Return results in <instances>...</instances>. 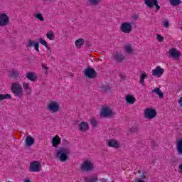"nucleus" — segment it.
Masks as SVG:
<instances>
[{"mask_svg":"<svg viewBox=\"0 0 182 182\" xmlns=\"http://www.w3.org/2000/svg\"><path fill=\"white\" fill-rule=\"evenodd\" d=\"M80 170L82 173H89L95 170V164L91 160H86L80 165Z\"/></svg>","mask_w":182,"mask_h":182,"instance_id":"f257e3e1","label":"nucleus"},{"mask_svg":"<svg viewBox=\"0 0 182 182\" xmlns=\"http://www.w3.org/2000/svg\"><path fill=\"white\" fill-rule=\"evenodd\" d=\"M11 93L16 97H21L23 95L22 85L19 82H14L11 85Z\"/></svg>","mask_w":182,"mask_h":182,"instance_id":"f03ea898","label":"nucleus"},{"mask_svg":"<svg viewBox=\"0 0 182 182\" xmlns=\"http://www.w3.org/2000/svg\"><path fill=\"white\" fill-rule=\"evenodd\" d=\"M47 109L50 113H58L60 109V105L58 101H50L47 105Z\"/></svg>","mask_w":182,"mask_h":182,"instance_id":"7ed1b4c3","label":"nucleus"},{"mask_svg":"<svg viewBox=\"0 0 182 182\" xmlns=\"http://www.w3.org/2000/svg\"><path fill=\"white\" fill-rule=\"evenodd\" d=\"M56 158L59 159L62 162L66 161L68 160V149L65 148H60L59 150L56 151Z\"/></svg>","mask_w":182,"mask_h":182,"instance_id":"20e7f679","label":"nucleus"},{"mask_svg":"<svg viewBox=\"0 0 182 182\" xmlns=\"http://www.w3.org/2000/svg\"><path fill=\"white\" fill-rule=\"evenodd\" d=\"M144 116L145 119L151 120V119H154L157 116V112L154 108H147L144 110Z\"/></svg>","mask_w":182,"mask_h":182,"instance_id":"39448f33","label":"nucleus"},{"mask_svg":"<svg viewBox=\"0 0 182 182\" xmlns=\"http://www.w3.org/2000/svg\"><path fill=\"white\" fill-rule=\"evenodd\" d=\"M42 167V164L41 162L38 161H34L30 164L29 171L33 173H38V171H41V168Z\"/></svg>","mask_w":182,"mask_h":182,"instance_id":"423d86ee","label":"nucleus"},{"mask_svg":"<svg viewBox=\"0 0 182 182\" xmlns=\"http://www.w3.org/2000/svg\"><path fill=\"white\" fill-rule=\"evenodd\" d=\"M133 28V22H124L121 25V31L123 33H130Z\"/></svg>","mask_w":182,"mask_h":182,"instance_id":"0eeeda50","label":"nucleus"},{"mask_svg":"<svg viewBox=\"0 0 182 182\" xmlns=\"http://www.w3.org/2000/svg\"><path fill=\"white\" fill-rule=\"evenodd\" d=\"M168 53L171 58L173 59H180L181 56V51L177 50L176 48H171L168 50Z\"/></svg>","mask_w":182,"mask_h":182,"instance_id":"6e6552de","label":"nucleus"},{"mask_svg":"<svg viewBox=\"0 0 182 182\" xmlns=\"http://www.w3.org/2000/svg\"><path fill=\"white\" fill-rule=\"evenodd\" d=\"M144 4L148 8H154L156 6V11H160V6H159V1L157 0H144Z\"/></svg>","mask_w":182,"mask_h":182,"instance_id":"1a4fd4ad","label":"nucleus"},{"mask_svg":"<svg viewBox=\"0 0 182 182\" xmlns=\"http://www.w3.org/2000/svg\"><path fill=\"white\" fill-rule=\"evenodd\" d=\"M164 73V69L160 66H157L155 69L152 70V76L155 77H161Z\"/></svg>","mask_w":182,"mask_h":182,"instance_id":"9d476101","label":"nucleus"},{"mask_svg":"<svg viewBox=\"0 0 182 182\" xmlns=\"http://www.w3.org/2000/svg\"><path fill=\"white\" fill-rule=\"evenodd\" d=\"M9 23V17L6 14H0V26H6Z\"/></svg>","mask_w":182,"mask_h":182,"instance_id":"9b49d317","label":"nucleus"},{"mask_svg":"<svg viewBox=\"0 0 182 182\" xmlns=\"http://www.w3.org/2000/svg\"><path fill=\"white\" fill-rule=\"evenodd\" d=\"M101 116H103V117H110V116H113V112L107 107H102Z\"/></svg>","mask_w":182,"mask_h":182,"instance_id":"f8f14e48","label":"nucleus"},{"mask_svg":"<svg viewBox=\"0 0 182 182\" xmlns=\"http://www.w3.org/2000/svg\"><path fill=\"white\" fill-rule=\"evenodd\" d=\"M85 75L89 79H95L96 77V71L92 68H87L85 70Z\"/></svg>","mask_w":182,"mask_h":182,"instance_id":"ddd939ff","label":"nucleus"},{"mask_svg":"<svg viewBox=\"0 0 182 182\" xmlns=\"http://www.w3.org/2000/svg\"><path fill=\"white\" fill-rule=\"evenodd\" d=\"M107 146L109 147H113L114 149H119V147H120V143L116 139H111L108 141Z\"/></svg>","mask_w":182,"mask_h":182,"instance_id":"4468645a","label":"nucleus"},{"mask_svg":"<svg viewBox=\"0 0 182 182\" xmlns=\"http://www.w3.org/2000/svg\"><path fill=\"white\" fill-rule=\"evenodd\" d=\"M78 129L80 132L85 133L86 130H88L89 124L86 122H82L80 124H79Z\"/></svg>","mask_w":182,"mask_h":182,"instance_id":"2eb2a0df","label":"nucleus"},{"mask_svg":"<svg viewBox=\"0 0 182 182\" xmlns=\"http://www.w3.org/2000/svg\"><path fill=\"white\" fill-rule=\"evenodd\" d=\"M26 77L31 82H35L38 79V75L35 73L29 72L26 74Z\"/></svg>","mask_w":182,"mask_h":182,"instance_id":"dca6fc26","label":"nucleus"},{"mask_svg":"<svg viewBox=\"0 0 182 182\" xmlns=\"http://www.w3.org/2000/svg\"><path fill=\"white\" fill-rule=\"evenodd\" d=\"M113 59L116 62L120 63V62H123V60H124L125 57L123 54L116 53L115 54L113 55Z\"/></svg>","mask_w":182,"mask_h":182,"instance_id":"f3484780","label":"nucleus"},{"mask_svg":"<svg viewBox=\"0 0 182 182\" xmlns=\"http://www.w3.org/2000/svg\"><path fill=\"white\" fill-rule=\"evenodd\" d=\"M125 100L127 103H129V105H134V102H136V97L130 94H128L125 97Z\"/></svg>","mask_w":182,"mask_h":182,"instance_id":"a211bd4d","label":"nucleus"},{"mask_svg":"<svg viewBox=\"0 0 182 182\" xmlns=\"http://www.w3.org/2000/svg\"><path fill=\"white\" fill-rule=\"evenodd\" d=\"M28 46H29V48L34 46L36 52H39V43H38L36 41H29L28 43Z\"/></svg>","mask_w":182,"mask_h":182,"instance_id":"6ab92c4d","label":"nucleus"},{"mask_svg":"<svg viewBox=\"0 0 182 182\" xmlns=\"http://www.w3.org/2000/svg\"><path fill=\"white\" fill-rule=\"evenodd\" d=\"M60 143V137H59V135L55 136L52 139L53 147H58Z\"/></svg>","mask_w":182,"mask_h":182,"instance_id":"aec40b11","label":"nucleus"},{"mask_svg":"<svg viewBox=\"0 0 182 182\" xmlns=\"http://www.w3.org/2000/svg\"><path fill=\"white\" fill-rule=\"evenodd\" d=\"M152 93H156L160 97V99H163V97H164V95L163 92H161L160 88L157 87L152 90Z\"/></svg>","mask_w":182,"mask_h":182,"instance_id":"412c9836","label":"nucleus"},{"mask_svg":"<svg viewBox=\"0 0 182 182\" xmlns=\"http://www.w3.org/2000/svg\"><path fill=\"white\" fill-rule=\"evenodd\" d=\"M33 143H35V139L31 136H28L26 138V146H32L33 144Z\"/></svg>","mask_w":182,"mask_h":182,"instance_id":"4be33fe9","label":"nucleus"},{"mask_svg":"<svg viewBox=\"0 0 182 182\" xmlns=\"http://www.w3.org/2000/svg\"><path fill=\"white\" fill-rule=\"evenodd\" d=\"M149 75H147L146 73H143L140 75V83L142 86H144V79H148Z\"/></svg>","mask_w":182,"mask_h":182,"instance_id":"5701e85b","label":"nucleus"},{"mask_svg":"<svg viewBox=\"0 0 182 182\" xmlns=\"http://www.w3.org/2000/svg\"><path fill=\"white\" fill-rule=\"evenodd\" d=\"M176 147H177L178 153L179 154H182V139L177 141Z\"/></svg>","mask_w":182,"mask_h":182,"instance_id":"b1692460","label":"nucleus"},{"mask_svg":"<svg viewBox=\"0 0 182 182\" xmlns=\"http://www.w3.org/2000/svg\"><path fill=\"white\" fill-rule=\"evenodd\" d=\"M46 36L49 41H55V32L49 31L47 32Z\"/></svg>","mask_w":182,"mask_h":182,"instance_id":"393cba45","label":"nucleus"},{"mask_svg":"<svg viewBox=\"0 0 182 182\" xmlns=\"http://www.w3.org/2000/svg\"><path fill=\"white\" fill-rule=\"evenodd\" d=\"M83 43H85V40L83 38H79L75 41V46L79 49L82 48Z\"/></svg>","mask_w":182,"mask_h":182,"instance_id":"a878e982","label":"nucleus"},{"mask_svg":"<svg viewBox=\"0 0 182 182\" xmlns=\"http://www.w3.org/2000/svg\"><path fill=\"white\" fill-rule=\"evenodd\" d=\"M39 42H40V43H41V45L45 46V48H46L48 49V50H50V47H49V46L48 45V42H46V41H45V39L40 38Z\"/></svg>","mask_w":182,"mask_h":182,"instance_id":"bb28decb","label":"nucleus"},{"mask_svg":"<svg viewBox=\"0 0 182 182\" xmlns=\"http://www.w3.org/2000/svg\"><path fill=\"white\" fill-rule=\"evenodd\" d=\"M85 182H97V176H91L90 178H85Z\"/></svg>","mask_w":182,"mask_h":182,"instance_id":"cd10ccee","label":"nucleus"},{"mask_svg":"<svg viewBox=\"0 0 182 182\" xmlns=\"http://www.w3.org/2000/svg\"><path fill=\"white\" fill-rule=\"evenodd\" d=\"M169 2L172 6H178L181 4V0H169Z\"/></svg>","mask_w":182,"mask_h":182,"instance_id":"c85d7f7f","label":"nucleus"},{"mask_svg":"<svg viewBox=\"0 0 182 182\" xmlns=\"http://www.w3.org/2000/svg\"><path fill=\"white\" fill-rule=\"evenodd\" d=\"M4 99L11 100V99H12V96H11V95H9V94H4V95L1 94L0 95V102H1V100H4Z\"/></svg>","mask_w":182,"mask_h":182,"instance_id":"c756f323","label":"nucleus"},{"mask_svg":"<svg viewBox=\"0 0 182 182\" xmlns=\"http://www.w3.org/2000/svg\"><path fill=\"white\" fill-rule=\"evenodd\" d=\"M126 53L130 54L133 52V49L132 48V46L130 44H127L124 46Z\"/></svg>","mask_w":182,"mask_h":182,"instance_id":"7c9ffc66","label":"nucleus"},{"mask_svg":"<svg viewBox=\"0 0 182 182\" xmlns=\"http://www.w3.org/2000/svg\"><path fill=\"white\" fill-rule=\"evenodd\" d=\"M90 4H91V5H94L95 6H96L97 5H99V4H100V2H102V0H88Z\"/></svg>","mask_w":182,"mask_h":182,"instance_id":"2f4dec72","label":"nucleus"},{"mask_svg":"<svg viewBox=\"0 0 182 182\" xmlns=\"http://www.w3.org/2000/svg\"><path fill=\"white\" fill-rule=\"evenodd\" d=\"M11 77H14V79H16L18 76H19V73L18 71L13 70L10 73Z\"/></svg>","mask_w":182,"mask_h":182,"instance_id":"473e14b6","label":"nucleus"},{"mask_svg":"<svg viewBox=\"0 0 182 182\" xmlns=\"http://www.w3.org/2000/svg\"><path fill=\"white\" fill-rule=\"evenodd\" d=\"M34 16L36 19H38V21H41V22H43V21H45V18H43V16H42V14H37Z\"/></svg>","mask_w":182,"mask_h":182,"instance_id":"72a5a7b5","label":"nucleus"},{"mask_svg":"<svg viewBox=\"0 0 182 182\" xmlns=\"http://www.w3.org/2000/svg\"><path fill=\"white\" fill-rule=\"evenodd\" d=\"M162 25L164 28H170V22H168V20L167 19L162 21Z\"/></svg>","mask_w":182,"mask_h":182,"instance_id":"f704fd0d","label":"nucleus"},{"mask_svg":"<svg viewBox=\"0 0 182 182\" xmlns=\"http://www.w3.org/2000/svg\"><path fill=\"white\" fill-rule=\"evenodd\" d=\"M90 124H92V127H96L97 126V121L95 118H92L90 119Z\"/></svg>","mask_w":182,"mask_h":182,"instance_id":"c9c22d12","label":"nucleus"},{"mask_svg":"<svg viewBox=\"0 0 182 182\" xmlns=\"http://www.w3.org/2000/svg\"><path fill=\"white\" fill-rule=\"evenodd\" d=\"M156 39L159 42H163L164 41V37L161 34H156Z\"/></svg>","mask_w":182,"mask_h":182,"instance_id":"e433bc0d","label":"nucleus"},{"mask_svg":"<svg viewBox=\"0 0 182 182\" xmlns=\"http://www.w3.org/2000/svg\"><path fill=\"white\" fill-rule=\"evenodd\" d=\"M101 89L103 92H107L110 90V87H109V85H102Z\"/></svg>","mask_w":182,"mask_h":182,"instance_id":"4c0bfd02","label":"nucleus"},{"mask_svg":"<svg viewBox=\"0 0 182 182\" xmlns=\"http://www.w3.org/2000/svg\"><path fill=\"white\" fill-rule=\"evenodd\" d=\"M23 87L24 90H26L29 88V85L28 83H26V82H24L23 84Z\"/></svg>","mask_w":182,"mask_h":182,"instance_id":"58836bf2","label":"nucleus"},{"mask_svg":"<svg viewBox=\"0 0 182 182\" xmlns=\"http://www.w3.org/2000/svg\"><path fill=\"white\" fill-rule=\"evenodd\" d=\"M24 90L26 93H28V95H31V93H32V89H31V87H28V88H27L26 90Z\"/></svg>","mask_w":182,"mask_h":182,"instance_id":"ea45409f","label":"nucleus"},{"mask_svg":"<svg viewBox=\"0 0 182 182\" xmlns=\"http://www.w3.org/2000/svg\"><path fill=\"white\" fill-rule=\"evenodd\" d=\"M151 149H154L156 147V141L151 142Z\"/></svg>","mask_w":182,"mask_h":182,"instance_id":"a19ab883","label":"nucleus"},{"mask_svg":"<svg viewBox=\"0 0 182 182\" xmlns=\"http://www.w3.org/2000/svg\"><path fill=\"white\" fill-rule=\"evenodd\" d=\"M178 103L181 106V107H182V97L179 100H178Z\"/></svg>","mask_w":182,"mask_h":182,"instance_id":"79ce46f5","label":"nucleus"},{"mask_svg":"<svg viewBox=\"0 0 182 182\" xmlns=\"http://www.w3.org/2000/svg\"><path fill=\"white\" fill-rule=\"evenodd\" d=\"M42 68L48 70L49 69V67L46 66L45 64H42Z\"/></svg>","mask_w":182,"mask_h":182,"instance_id":"37998d69","label":"nucleus"},{"mask_svg":"<svg viewBox=\"0 0 182 182\" xmlns=\"http://www.w3.org/2000/svg\"><path fill=\"white\" fill-rule=\"evenodd\" d=\"M100 182H107V179L105 178H100Z\"/></svg>","mask_w":182,"mask_h":182,"instance_id":"c03bdc74","label":"nucleus"},{"mask_svg":"<svg viewBox=\"0 0 182 182\" xmlns=\"http://www.w3.org/2000/svg\"><path fill=\"white\" fill-rule=\"evenodd\" d=\"M179 171L182 174V164L178 166Z\"/></svg>","mask_w":182,"mask_h":182,"instance_id":"a18cd8bd","label":"nucleus"},{"mask_svg":"<svg viewBox=\"0 0 182 182\" xmlns=\"http://www.w3.org/2000/svg\"><path fill=\"white\" fill-rule=\"evenodd\" d=\"M50 55H52V50H48V56H50Z\"/></svg>","mask_w":182,"mask_h":182,"instance_id":"49530a36","label":"nucleus"},{"mask_svg":"<svg viewBox=\"0 0 182 182\" xmlns=\"http://www.w3.org/2000/svg\"><path fill=\"white\" fill-rule=\"evenodd\" d=\"M132 18H133V19H137V18H139V16L134 15L132 16Z\"/></svg>","mask_w":182,"mask_h":182,"instance_id":"de8ad7c7","label":"nucleus"},{"mask_svg":"<svg viewBox=\"0 0 182 182\" xmlns=\"http://www.w3.org/2000/svg\"><path fill=\"white\" fill-rule=\"evenodd\" d=\"M45 75H48V70L44 71Z\"/></svg>","mask_w":182,"mask_h":182,"instance_id":"09e8293b","label":"nucleus"},{"mask_svg":"<svg viewBox=\"0 0 182 182\" xmlns=\"http://www.w3.org/2000/svg\"><path fill=\"white\" fill-rule=\"evenodd\" d=\"M46 1H50V0H46Z\"/></svg>","mask_w":182,"mask_h":182,"instance_id":"8fccbe9b","label":"nucleus"}]
</instances>
